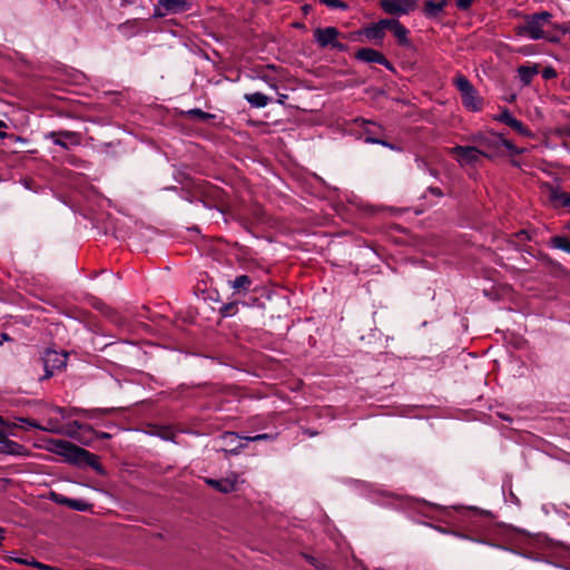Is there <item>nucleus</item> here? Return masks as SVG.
<instances>
[{"label":"nucleus","mask_w":570,"mask_h":570,"mask_svg":"<svg viewBox=\"0 0 570 570\" xmlns=\"http://www.w3.org/2000/svg\"><path fill=\"white\" fill-rule=\"evenodd\" d=\"M140 29V22L137 19L127 20L118 26V30L126 37L130 38L138 33Z\"/></svg>","instance_id":"6ab92c4d"},{"label":"nucleus","mask_w":570,"mask_h":570,"mask_svg":"<svg viewBox=\"0 0 570 570\" xmlns=\"http://www.w3.org/2000/svg\"><path fill=\"white\" fill-rule=\"evenodd\" d=\"M90 430L88 425L81 424L78 421H73L69 424V434L73 435L76 433V430Z\"/></svg>","instance_id":"2f4dec72"},{"label":"nucleus","mask_w":570,"mask_h":570,"mask_svg":"<svg viewBox=\"0 0 570 570\" xmlns=\"http://www.w3.org/2000/svg\"><path fill=\"white\" fill-rule=\"evenodd\" d=\"M6 530L3 528H0V542L4 539Z\"/></svg>","instance_id":"09e8293b"},{"label":"nucleus","mask_w":570,"mask_h":570,"mask_svg":"<svg viewBox=\"0 0 570 570\" xmlns=\"http://www.w3.org/2000/svg\"><path fill=\"white\" fill-rule=\"evenodd\" d=\"M233 307H234V306L230 304V305H226L224 308H225L226 311H230V308H233Z\"/></svg>","instance_id":"5fc2aeb1"},{"label":"nucleus","mask_w":570,"mask_h":570,"mask_svg":"<svg viewBox=\"0 0 570 570\" xmlns=\"http://www.w3.org/2000/svg\"><path fill=\"white\" fill-rule=\"evenodd\" d=\"M58 446L61 449V453L75 463H86L92 468H96L98 464L97 455L80 446H77L67 441H59Z\"/></svg>","instance_id":"7ed1b4c3"},{"label":"nucleus","mask_w":570,"mask_h":570,"mask_svg":"<svg viewBox=\"0 0 570 570\" xmlns=\"http://www.w3.org/2000/svg\"><path fill=\"white\" fill-rule=\"evenodd\" d=\"M306 559L315 566L317 570H327L326 566L318 563V561L314 557H306Z\"/></svg>","instance_id":"e433bc0d"},{"label":"nucleus","mask_w":570,"mask_h":570,"mask_svg":"<svg viewBox=\"0 0 570 570\" xmlns=\"http://www.w3.org/2000/svg\"><path fill=\"white\" fill-rule=\"evenodd\" d=\"M19 422H22L24 424H27L29 428H32V429H38V430H45V431H51V432H58L57 430H55L53 428H42L40 424H38L36 421L33 420H30V419H26V417H19L18 419Z\"/></svg>","instance_id":"c85d7f7f"},{"label":"nucleus","mask_w":570,"mask_h":570,"mask_svg":"<svg viewBox=\"0 0 570 570\" xmlns=\"http://www.w3.org/2000/svg\"><path fill=\"white\" fill-rule=\"evenodd\" d=\"M181 115L186 118L198 119L200 121H207V120H212L215 118L214 114L203 111L199 108H194V109L183 111Z\"/></svg>","instance_id":"4be33fe9"},{"label":"nucleus","mask_w":570,"mask_h":570,"mask_svg":"<svg viewBox=\"0 0 570 570\" xmlns=\"http://www.w3.org/2000/svg\"><path fill=\"white\" fill-rule=\"evenodd\" d=\"M0 128H7V124L3 120H0Z\"/></svg>","instance_id":"603ef678"},{"label":"nucleus","mask_w":570,"mask_h":570,"mask_svg":"<svg viewBox=\"0 0 570 570\" xmlns=\"http://www.w3.org/2000/svg\"><path fill=\"white\" fill-rule=\"evenodd\" d=\"M244 99L254 108H264L271 100L269 97L259 91L245 94Z\"/></svg>","instance_id":"f3484780"},{"label":"nucleus","mask_w":570,"mask_h":570,"mask_svg":"<svg viewBox=\"0 0 570 570\" xmlns=\"http://www.w3.org/2000/svg\"><path fill=\"white\" fill-rule=\"evenodd\" d=\"M99 438L101 439H109L110 438V434L106 433V432H101L98 434Z\"/></svg>","instance_id":"de8ad7c7"},{"label":"nucleus","mask_w":570,"mask_h":570,"mask_svg":"<svg viewBox=\"0 0 570 570\" xmlns=\"http://www.w3.org/2000/svg\"><path fill=\"white\" fill-rule=\"evenodd\" d=\"M453 83L461 94L462 105L469 111H480L483 107V100L471 81L462 73L454 77Z\"/></svg>","instance_id":"f03ea898"},{"label":"nucleus","mask_w":570,"mask_h":570,"mask_svg":"<svg viewBox=\"0 0 570 570\" xmlns=\"http://www.w3.org/2000/svg\"><path fill=\"white\" fill-rule=\"evenodd\" d=\"M57 412L60 413L61 415H65V409H62V407H58Z\"/></svg>","instance_id":"3c124183"},{"label":"nucleus","mask_w":570,"mask_h":570,"mask_svg":"<svg viewBox=\"0 0 570 570\" xmlns=\"http://www.w3.org/2000/svg\"><path fill=\"white\" fill-rule=\"evenodd\" d=\"M543 39L550 41V42H558L559 39L556 37V36H551L547 32V37H544Z\"/></svg>","instance_id":"37998d69"},{"label":"nucleus","mask_w":570,"mask_h":570,"mask_svg":"<svg viewBox=\"0 0 570 570\" xmlns=\"http://www.w3.org/2000/svg\"><path fill=\"white\" fill-rule=\"evenodd\" d=\"M539 72V69L538 67L534 65V66H520L518 68V75L520 77V80L524 83V85H529L533 77Z\"/></svg>","instance_id":"412c9836"},{"label":"nucleus","mask_w":570,"mask_h":570,"mask_svg":"<svg viewBox=\"0 0 570 570\" xmlns=\"http://www.w3.org/2000/svg\"><path fill=\"white\" fill-rule=\"evenodd\" d=\"M550 245L553 248L564 250L570 254V239L564 236H554L550 239Z\"/></svg>","instance_id":"393cba45"},{"label":"nucleus","mask_w":570,"mask_h":570,"mask_svg":"<svg viewBox=\"0 0 570 570\" xmlns=\"http://www.w3.org/2000/svg\"><path fill=\"white\" fill-rule=\"evenodd\" d=\"M355 57L364 62L379 63L386 67L387 69H392L391 62L380 51L375 49L362 48L357 50Z\"/></svg>","instance_id":"9b49d317"},{"label":"nucleus","mask_w":570,"mask_h":570,"mask_svg":"<svg viewBox=\"0 0 570 570\" xmlns=\"http://www.w3.org/2000/svg\"><path fill=\"white\" fill-rule=\"evenodd\" d=\"M59 503L65 504L76 511H87L91 507V504L88 502L77 499H63V501H59Z\"/></svg>","instance_id":"b1692460"},{"label":"nucleus","mask_w":570,"mask_h":570,"mask_svg":"<svg viewBox=\"0 0 570 570\" xmlns=\"http://www.w3.org/2000/svg\"><path fill=\"white\" fill-rule=\"evenodd\" d=\"M7 439V434L2 430H0V445H2V442H4Z\"/></svg>","instance_id":"49530a36"},{"label":"nucleus","mask_w":570,"mask_h":570,"mask_svg":"<svg viewBox=\"0 0 570 570\" xmlns=\"http://www.w3.org/2000/svg\"><path fill=\"white\" fill-rule=\"evenodd\" d=\"M320 2L331 9L346 10L348 8V6L342 0H320Z\"/></svg>","instance_id":"cd10ccee"},{"label":"nucleus","mask_w":570,"mask_h":570,"mask_svg":"<svg viewBox=\"0 0 570 570\" xmlns=\"http://www.w3.org/2000/svg\"><path fill=\"white\" fill-rule=\"evenodd\" d=\"M497 120L508 125L512 129H514L517 132H519L522 136H531L530 130L522 124V121L514 118L511 112L508 109H504L498 117Z\"/></svg>","instance_id":"ddd939ff"},{"label":"nucleus","mask_w":570,"mask_h":570,"mask_svg":"<svg viewBox=\"0 0 570 570\" xmlns=\"http://www.w3.org/2000/svg\"><path fill=\"white\" fill-rule=\"evenodd\" d=\"M446 6V0H441L439 2L428 0L424 4L423 12L428 18H436L443 12Z\"/></svg>","instance_id":"2eb2a0df"},{"label":"nucleus","mask_w":570,"mask_h":570,"mask_svg":"<svg viewBox=\"0 0 570 570\" xmlns=\"http://www.w3.org/2000/svg\"><path fill=\"white\" fill-rule=\"evenodd\" d=\"M500 139V144L503 145L510 153L519 155L522 154L523 150L515 147L510 140L504 139L502 136H498Z\"/></svg>","instance_id":"c756f323"},{"label":"nucleus","mask_w":570,"mask_h":570,"mask_svg":"<svg viewBox=\"0 0 570 570\" xmlns=\"http://www.w3.org/2000/svg\"><path fill=\"white\" fill-rule=\"evenodd\" d=\"M223 439L224 440H230V441H235L238 439V435L236 433H233V432H226L224 435H223Z\"/></svg>","instance_id":"ea45409f"},{"label":"nucleus","mask_w":570,"mask_h":570,"mask_svg":"<svg viewBox=\"0 0 570 570\" xmlns=\"http://www.w3.org/2000/svg\"><path fill=\"white\" fill-rule=\"evenodd\" d=\"M109 411L110 410H99V409H97V410L82 411V412L86 413L88 417H94L98 413H104L105 414V413H108Z\"/></svg>","instance_id":"58836bf2"},{"label":"nucleus","mask_w":570,"mask_h":570,"mask_svg":"<svg viewBox=\"0 0 570 570\" xmlns=\"http://www.w3.org/2000/svg\"><path fill=\"white\" fill-rule=\"evenodd\" d=\"M3 340H9V336L7 334H2Z\"/></svg>","instance_id":"6e6d98bb"},{"label":"nucleus","mask_w":570,"mask_h":570,"mask_svg":"<svg viewBox=\"0 0 570 570\" xmlns=\"http://www.w3.org/2000/svg\"><path fill=\"white\" fill-rule=\"evenodd\" d=\"M473 140L478 141L480 144V147H481L480 149L490 153L492 156L494 155V153H492V150L497 149L500 145V139L498 138V136H495L494 140H492L488 137H475V138H473Z\"/></svg>","instance_id":"5701e85b"},{"label":"nucleus","mask_w":570,"mask_h":570,"mask_svg":"<svg viewBox=\"0 0 570 570\" xmlns=\"http://www.w3.org/2000/svg\"><path fill=\"white\" fill-rule=\"evenodd\" d=\"M475 0H456V7L460 10H468Z\"/></svg>","instance_id":"f704fd0d"},{"label":"nucleus","mask_w":570,"mask_h":570,"mask_svg":"<svg viewBox=\"0 0 570 570\" xmlns=\"http://www.w3.org/2000/svg\"><path fill=\"white\" fill-rule=\"evenodd\" d=\"M244 448V444H239L238 446L234 448V449H230V450H224L225 453H230V454H238L239 453V450Z\"/></svg>","instance_id":"79ce46f5"},{"label":"nucleus","mask_w":570,"mask_h":570,"mask_svg":"<svg viewBox=\"0 0 570 570\" xmlns=\"http://www.w3.org/2000/svg\"><path fill=\"white\" fill-rule=\"evenodd\" d=\"M544 79H551L557 76V72L553 68H546L542 72Z\"/></svg>","instance_id":"c9c22d12"},{"label":"nucleus","mask_w":570,"mask_h":570,"mask_svg":"<svg viewBox=\"0 0 570 570\" xmlns=\"http://www.w3.org/2000/svg\"><path fill=\"white\" fill-rule=\"evenodd\" d=\"M381 8L389 14H406L414 10L416 0H379Z\"/></svg>","instance_id":"1a4fd4ad"},{"label":"nucleus","mask_w":570,"mask_h":570,"mask_svg":"<svg viewBox=\"0 0 570 570\" xmlns=\"http://www.w3.org/2000/svg\"><path fill=\"white\" fill-rule=\"evenodd\" d=\"M450 154L456 156V160L461 166L476 164L481 157L492 158L490 153L474 146L458 145L450 149Z\"/></svg>","instance_id":"20e7f679"},{"label":"nucleus","mask_w":570,"mask_h":570,"mask_svg":"<svg viewBox=\"0 0 570 570\" xmlns=\"http://www.w3.org/2000/svg\"><path fill=\"white\" fill-rule=\"evenodd\" d=\"M569 229H570V222H569Z\"/></svg>","instance_id":"bf43d9fd"},{"label":"nucleus","mask_w":570,"mask_h":570,"mask_svg":"<svg viewBox=\"0 0 570 570\" xmlns=\"http://www.w3.org/2000/svg\"><path fill=\"white\" fill-rule=\"evenodd\" d=\"M385 29H387V26L381 24L380 20L376 24L366 30V36L372 39H382Z\"/></svg>","instance_id":"a878e982"},{"label":"nucleus","mask_w":570,"mask_h":570,"mask_svg":"<svg viewBox=\"0 0 570 570\" xmlns=\"http://www.w3.org/2000/svg\"><path fill=\"white\" fill-rule=\"evenodd\" d=\"M244 439L246 441L255 442V441H262V440H272V439H274V436L268 433H263V434H256L254 436H246Z\"/></svg>","instance_id":"72a5a7b5"},{"label":"nucleus","mask_w":570,"mask_h":570,"mask_svg":"<svg viewBox=\"0 0 570 570\" xmlns=\"http://www.w3.org/2000/svg\"><path fill=\"white\" fill-rule=\"evenodd\" d=\"M191 3L188 0H158L155 6V17L178 14L190 10Z\"/></svg>","instance_id":"423d86ee"},{"label":"nucleus","mask_w":570,"mask_h":570,"mask_svg":"<svg viewBox=\"0 0 570 570\" xmlns=\"http://www.w3.org/2000/svg\"><path fill=\"white\" fill-rule=\"evenodd\" d=\"M268 69L274 70L275 66L267 65L265 67H262V70L257 73V78L265 81L269 87L276 88L275 81L264 72V70H268Z\"/></svg>","instance_id":"bb28decb"},{"label":"nucleus","mask_w":570,"mask_h":570,"mask_svg":"<svg viewBox=\"0 0 570 570\" xmlns=\"http://www.w3.org/2000/svg\"><path fill=\"white\" fill-rule=\"evenodd\" d=\"M553 27H554V29H557V30H559V31H561L563 33H567V32L570 33V29H569V27L567 24H557V26H553Z\"/></svg>","instance_id":"a19ab883"},{"label":"nucleus","mask_w":570,"mask_h":570,"mask_svg":"<svg viewBox=\"0 0 570 570\" xmlns=\"http://www.w3.org/2000/svg\"><path fill=\"white\" fill-rule=\"evenodd\" d=\"M550 200L561 207H570V193L559 188H550Z\"/></svg>","instance_id":"a211bd4d"},{"label":"nucleus","mask_w":570,"mask_h":570,"mask_svg":"<svg viewBox=\"0 0 570 570\" xmlns=\"http://www.w3.org/2000/svg\"><path fill=\"white\" fill-rule=\"evenodd\" d=\"M365 141L370 142V144H379V145L385 146V147H387L390 149H395V147L392 144H390V142L385 141V140H382V139H377V138H373V137H366Z\"/></svg>","instance_id":"473e14b6"},{"label":"nucleus","mask_w":570,"mask_h":570,"mask_svg":"<svg viewBox=\"0 0 570 570\" xmlns=\"http://www.w3.org/2000/svg\"><path fill=\"white\" fill-rule=\"evenodd\" d=\"M428 190L433 196H436V197H442L443 196V191L439 187L431 186V187L428 188Z\"/></svg>","instance_id":"4c0bfd02"},{"label":"nucleus","mask_w":570,"mask_h":570,"mask_svg":"<svg viewBox=\"0 0 570 570\" xmlns=\"http://www.w3.org/2000/svg\"><path fill=\"white\" fill-rule=\"evenodd\" d=\"M6 137H7V132H4V131H0V138H1V139H3V138H6Z\"/></svg>","instance_id":"864d4df0"},{"label":"nucleus","mask_w":570,"mask_h":570,"mask_svg":"<svg viewBox=\"0 0 570 570\" xmlns=\"http://www.w3.org/2000/svg\"><path fill=\"white\" fill-rule=\"evenodd\" d=\"M67 353L47 350L42 356V363L46 372L42 379H49L56 371L62 370L67 365Z\"/></svg>","instance_id":"39448f33"},{"label":"nucleus","mask_w":570,"mask_h":570,"mask_svg":"<svg viewBox=\"0 0 570 570\" xmlns=\"http://www.w3.org/2000/svg\"><path fill=\"white\" fill-rule=\"evenodd\" d=\"M46 138L51 139L55 145L66 150L70 146H79L81 144V134L70 130L51 131L46 135Z\"/></svg>","instance_id":"6e6552de"},{"label":"nucleus","mask_w":570,"mask_h":570,"mask_svg":"<svg viewBox=\"0 0 570 570\" xmlns=\"http://www.w3.org/2000/svg\"><path fill=\"white\" fill-rule=\"evenodd\" d=\"M53 495H55V500H56V502H58V503H59V501H63V499H67L66 497H60V498H59V497H58V495H56V494H53Z\"/></svg>","instance_id":"8fccbe9b"},{"label":"nucleus","mask_w":570,"mask_h":570,"mask_svg":"<svg viewBox=\"0 0 570 570\" xmlns=\"http://www.w3.org/2000/svg\"><path fill=\"white\" fill-rule=\"evenodd\" d=\"M0 453L23 458H27L31 454L28 448L10 439H7L4 442H2V445H0Z\"/></svg>","instance_id":"4468645a"},{"label":"nucleus","mask_w":570,"mask_h":570,"mask_svg":"<svg viewBox=\"0 0 570 570\" xmlns=\"http://www.w3.org/2000/svg\"><path fill=\"white\" fill-rule=\"evenodd\" d=\"M0 425H2V426H12V428L17 426V424H12V425L8 424L1 415H0Z\"/></svg>","instance_id":"a18cd8bd"},{"label":"nucleus","mask_w":570,"mask_h":570,"mask_svg":"<svg viewBox=\"0 0 570 570\" xmlns=\"http://www.w3.org/2000/svg\"><path fill=\"white\" fill-rule=\"evenodd\" d=\"M10 560H12L19 564L37 568L40 570H61L60 568H56V567H52L49 564L41 563V562L37 561L35 558L24 559V558H12L11 557Z\"/></svg>","instance_id":"aec40b11"},{"label":"nucleus","mask_w":570,"mask_h":570,"mask_svg":"<svg viewBox=\"0 0 570 570\" xmlns=\"http://www.w3.org/2000/svg\"><path fill=\"white\" fill-rule=\"evenodd\" d=\"M170 435H171V432L169 430H164L161 433H160V436L165 440H168L170 439Z\"/></svg>","instance_id":"c03bdc74"},{"label":"nucleus","mask_w":570,"mask_h":570,"mask_svg":"<svg viewBox=\"0 0 570 570\" xmlns=\"http://www.w3.org/2000/svg\"><path fill=\"white\" fill-rule=\"evenodd\" d=\"M72 412L78 413V412H80V410L73 409Z\"/></svg>","instance_id":"4d7b16f0"},{"label":"nucleus","mask_w":570,"mask_h":570,"mask_svg":"<svg viewBox=\"0 0 570 570\" xmlns=\"http://www.w3.org/2000/svg\"><path fill=\"white\" fill-rule=\"evenodd\" d=\"M239 482V476L236 473H230L226 478L216 480L212 478H206L205 483L210 488L217 490L220 493L227 494L237 490V485Z\"/></svg>","instance_id":"9d476101"},{"label":"nucleus","mask_w":570,"mask_h":570,"mask_svg":"<svg viewBox=\"0 0 570 570\" xmlns=\"http://www.w3.org/2000/svg\"><path fill=\"white\" fill-rule=\"evenodd\" d=\"M551 19L552 14L549 11L525 14L523 23L514 28L515 35L531 40L542 39L547 37L546 27L552 26Z\"/></svg>","instance_id":"f257e3e1"},{"label":"nucleus","mask_w":570,"mask_h":570,"mask_svg":"<svg viewBox=\"0 0 570 570\" xmlns=\"http://www.w3.org/2000/svg\"><path fill=\"white\" fill-rule=\"evenodd\" d=\"M381 24L387 26L394 37L397 39V42L402 46H410L409 40V30L396 19H383L381 20Z\"/></svg>","instance_id":"f8f14e48"},{"label":"nucleus","mask_w":570,"mask_h":570,"mask_svg":"<svg viewBox=\"0 0 570 570\" xmlns=\"http://www.w3.org/2000/svg\"><path fill=\"white\" fill-rule=\"evenodd\" d=\"M374 570H384V569H382V568H375Z\"/></svg>","instance_id":"13d9d810"},{"label":"nucleus","mask_w":570,"mask_h":570,"mask_svg":"<svg viewBox=\"0 0 570 570\" xmlns=\"http://www.w3.org/2000/svg\"><path fill=\"white\" fill-rule=\"evenodd\" d=\"M338 30L335 27L317 28L314 31V39L321 48L331 46L344 50L345 46L337 41Z\"/></svg>","instance_id":"0eeeda50"},{"label":"nucleus","mask_w":570,"mask_h":570,"mask_svg":"<svg viewBox=\"0 0 570 570\" xmlns=\"http://www.w3.org/2000/svg\"><path fill=\"white\" fill-rule=\"evenodd\" d=\"M229 286L236 292L247 294L253 282L247 275H239L235 279L228 282Z\"/></svg>","instance_id":"dca6fc26"},{"label":"nucleus","mask_w":570,"mask_h":570,"mask_svg":"<svg viewBox=\"0 0 570 570\" xmlns=\"http://www.w3.org/2000/svg\"><path fill=\"white\" fill-rule=\"evenodd\" d=\"M518 242L520 243H524V242H528V240H531L532 239V236L530 235V233L527 230V229H522V230H519L518 233H515L513 235Z\"/></svg>","instance_id":"7c9ffc66"}]
</instances>
